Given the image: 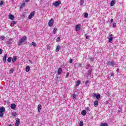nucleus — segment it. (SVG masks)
Here are the masks:
<instances>
[{
  "mask_svg": "<svg viewBox=\"0 0 126 126\" xmlns=\"http://www.w3.org/2000/svg\"><path fill=\"white\" fill-rule=\"evenodd\" d=\"M4 112H5V108L3 107V106L0 108V118L3 117Z\"/></svg>",
  "mask_w": 126,
  "mask_h": 126,
  "instance_id": "nucleus-1",
  "label": "nucleus"
},
{
  "mask_svg": "<svg viewBox=\"0 0 126 126\" xmlns=\"http://www.w3.org/2000/svg\"><path fill=\"white\" fill-rule=\"evenodd\" d=\"M27 39V37H26V36H23L22 39H21L18 42V46H21V45H22V43H24L25 41H26Z\"/></svg>",
  "mask_w": 126,
  "mask_h": 126,
  "instance_id": "nucleus-2",
  "label": "nucleus"
},
{
  "mask_svg": "<svg viewBox=\"0 0 126 126\" xmlns=\"http://www.w3.org/2000/svg\"><path fill=\"white\" fill-rule=\"evenodd\" d=\"M54 19H53V18H52L51 19H50L48 22V26L49 27H52V26H53V25H54Z\"/></svg>",
  "mask_w": 126,
  "mask_h": 126,
  "instance_id": "nucleus-3",
  "label": "nucleus"
},
{
  "mask_svg": "<svg viewBox=\"0 0 126 126\" xmlns=\"http://www.w3.org/2000/svg\"><path fill=\"white\" fill-rule=\"evenodd\" d=\"M35 16V11L32 12L28 17V19H32Z\"/></svg>",
  "mask_w": 126,
  "mask_h": 126,
  "instance_id": "nucleus-4",
  "label": "nucleus"
},
{
  "mask_svg": "<svg viewBox=\"0 0 126 126\" xmlns=\"http://www.w3.org/2000/svg\"><path fill=\"white\" fill-rule=\"evenodd\" d=\"M61 3H62V2H61V1L58 0V1H56L55 2L53 3V5H54L55 6H59V5H60V4H61Z\"/></svg>",
  "mask_w": 126,
  "mask_h": 126,
  "instance_id": "nucleus-5",
  "label": "nucleus"
},
{
  "mask_svg": "<svg viewBox=\"0 0 126 126\" xmlns=\"http://www.w3.org/2000/svg\"><path fill=\"white\" fill-rule=\"evenodd\" d=\"M81 27V25L80 24L77 25L75 27V31L77 32L79 31V30H80Z\"/></svg>",
  "mask_w": 126,
  "mask_h": 126,
  "instance_id": "nucleus-6",
  "label": "nucleus"
},
{
  "mask_svg": "<svg viewBox=\"0 0 126 126\" xmlns=\"http://www.w3.org/2000/svg\"><path fill=\"white\" fill-rule=\"evenodd\" d=\"M108 64H110L111 66H114V65H116V63H115V61H111L108 62Z\"/></svg>",
  "mask_w": 126,
  "mask_h": 126,
  "instance_id": "nucleus-7",
  "label": "nucleus"
},
{
  "mask_svg": "<svg viewBox=\"0 0 126 126\" xmlns=\"http://www.w3.org/2000/svg\"><path fill=\"white\" fill-rule=\"evenodd\" d=\"M19 124H20V119L18 118L16 121V123L15 124V126H19Z\"/></svg>",
  "mask_w": 126,
  "mask_h": 126,
  "instance_id": "nucleus-8",
  "label": "nucleus"
},
{
  "mask_svg": "<svg viewBox=\"0 0 126 126\" xmlns=\"http://www.w3.org/2000/svg\"><path fill=\"white\" fill-rule=\"evenodd\" d=\"M42 109V106L41 104H38L37 106V110H38V112L40 113L41 112V110Z\"/></svg>",
  "mask_w": 126,
  "mask_h": 126,
  "instance_id": "nucleus-9",
  "label": "nucleus"
},
{
  "mask_svg": "<svg viewBox=\"0 0 126 126\" xmlns=\"http://www.w3.org/2000/svg\"><path fill=\"white\" fill-rule=\"evenodd\" d=\"M10 107L12 109V110H14L16 108V105H15L14 103H12L11 104Z\"/></svg>",
  "mask_w": 126,
  "mask_h": 126,
  "instance_id": "nucleus-10",
  "label": "nucleus"
},
{
  "mask_svg": "<svg viewBox=\"0 0 126 126\" xmlns=\"http://www.w3.org/2000/svg\"><path fill=\"white\" fill-rule=\"evenodd\" d=\"M116 3V0H112L110 2V5L111 6H114L115 5V4Z\"/></svg>",
  "mask_w": 126,
  "mask_h": 126,
  "instance_id": "nucleus-11",
  "label": "nucleus"
},
{
  "mask_svg": "<svg viewBox=\"0 0 126 126\" xmlns=\"http://www.w3.org/2000/svg\"><path fill=\"white\" fill-rule=\"evenodd\" d=\"M7 58V54H5L4 56L3 57V61L4 63L6 62V58Z\"/></svg>",
  "mask_w": 126,
  "mask_h": 126,
  "instance_id": "nucleus-12",
  "label": "nucleus"
},
{
  "mask_svg": "<svg viewBox=\"0 0 126 126\" xmlns=\"http://www.w3.org/2000/svg\"><path fill=\"white\" fill-rule=\"evenodd\" d=\"M63 72V69L62 68H59L58 70V75H61V73Z\"/></svg>",
  "mask_w": 126,
  "mask_h": 126,
  "instance_id": "nucleus-13",
  "label": "nucleus"
},
{
  "mask_svg": "<svg viewBox=\"0 0 126 126\" xmlns=\"http://www.w3.org/2000/svg\"><path fill=\"white\" fill-rule=\"evenodd\" d=\"M17 60V57L14 56L12 60V63H14Z\"/></svg>",
  "mask_w": 126,
  "mask_h": 126,
  "instance_id": "nucleus-14",
  "label": "nucleus"
},
{
  "mask_svg": "<svg viewBox=\"0 0 126 126\" xmlns=\"http://www.w3.org/2000/svg\"><path fill=\"white\" fill-rule=\"evenodd\" d=\"M9 18L11 20H14V16H13V15H9Z\"/></svg>",
  "mask_w": 126,
  "mask_h": 126,
  "instance_id": "nucleus-15",
  "label": "nucleus"
},
{
  "mask_svg": "<svg viewBox=\"0 0 126 126\" xmlns=\"http://www.w3.org/2000/svg\"><path fill=\"white\" fill-rule=\"evenodd\" d=\"M30 70V66H27L26 68V71L27 72H29Z\"/></svg>",
  "mask_w": 126,
  "mask_h": 126,
  "instance_id": "nucleus-16",
  "label": "nucleus"
},
{
  "mask_svg": "<svg viewBox=\"0 0 126 126\" xmlns=\"http://www.w3.org/2000/svg\"><path fill=\"white\" fill-rule=\"evenodd\" d=\"M98 103L99 102L98 100H95L94 102V107H97V106H98Z\"/></svg>",
  "mask_w": 126,
  "mask_h": 126,
  "instance_id": "nucleus-17",
  "label": "nucleus"
},
{
  "mask_svg": "<svg viewBox=\"0 0 126 126\" xmlns=\"http://www.w3.org/2000/svg\"><path fill=\"white\" fill-rule=\"evenodd\" d=\"M81 115L82 116H85V115H86V111L83 110V111H82Z\"/></svg>",
  "mask_w": 126,
  "mask_h": 126,
  "instance_id": "nucleus-18",
  "label": "nucleus"
},
{
  "mask_svg": "<svg viewBox=\"0 0 126 126\" xmlns=\"http://www.w3.org/2000/svg\"><path fill=\"white\" fill-rule=\"evenodd\" d=\"M81 83V82L79 80H78L76 82V86H78Z\"/></svg>",
  "mask_w": 126,
  "mask_h": 126,
  "instance_id": "nucleus-19",
  "label": "nucleus"
},
{
  "mask_svg": "<svg viewBox=\"0 0 126 126\" xmlns=\"http://www.w3.org/2000/svg\"><path fill=\"white\" fill-rule=\"evenodd\" d=\"M11 60H12V58L11 57H9L8 59L7 60V61L8 63H11Z\"/></svg>",
  "mask_w": 126,
  "mask_h": 126,
  "instance_id": "nucleus-20",
  "label": "nucleus"
},
{
  "mask_svg": "<svg viewBox=\"0 0 126 126\" xmlns=\"http://www.w3.org/2000/svg\"><path fill=\"white\" fill-rule=\"evenodd\" d=\"M60 49H61V46H58L56 49V52H59V51H60Z\"/></svg>",
  "mask_w": 126,
  "mask_h": 126,
  "instance_id": "nucleus-21",
  "label": "nucleus"
},
{
  "mask_svg": "<svg viewBox=\"0 0 126 126\" xmlns=\"http://www.w3.org/2000/svg\"><path fill=\"white\" fill-rule=\"evenodd\" d=\"M100 97H101L100 94H97L96 96V99H100Z\"/></svg>",
  "mask_w": 126,
  "mask_h": 126,
  "instance_id": "nucleus-22",
  "label": "nucleus"
},
{
  "mask_svg": "<svg viewBox=\"0 0 126 126\" xmlns=\"http://www.w3.org/2000/svg\"><path fill=\"white\" fill-rule=\"evenodd\" d=\"M12 115L13 117H16L17 114L16 113V112H12Z\"/></svg>",
  "mask_w": 126,
  "mask_h": 126,
  "instance_id": "nucleus-23",
  "label": "nucleus"
},
{
  "mask_svg": "<svg viewBox=\"0 0 126 126\" xmlns=\"http://www.w3.org/2000/svg\"><path fill=\"white\" fill-rule=\"evenodd\" d=\"M0 40H4L5 39V37L3 35L0 36Z\"/></svg>",
  "mask_w": 126,
  "mask_h": 126,
  "instance_id": "nucleus-24",
  "label": "nucleus"
},
{
  "mask_svg": "<svg viewBox=\"0 0 126 126\" xmlns=\"http://www.w3.org/2000/svg\"><path fill=\"white\" fill-rule=\"evenodd\" d=\"M32 44L33 47H36L37 46V44H36V42H32Z\"/></svg>",
  "mask_w": 126,
  "mask_h": 126,
  "instance_id": "nucleus-25",
  "label": "nucleus"
},
{
  "mask_svg": "<svg viewBox=\"0 0 126 126\" xmlns=\"http://www.w3.org/2000/svg\"><path fill=\"white\" fill-rule=\"evenodd\" d=\"M84 17L85 18H87V17H88V13H85L84 14Z\"/></svg>",
  "mask_w": 126,
  "mask_h": 126,
  "instance_id": "nucleus-26",
  "label": "nucleus"
},
{
  "mask_svg": "<svg viewBox=\"0 0 126 126\" xmlns=\"http://www.w3.org/2000/svg\"><path fill=\"white\" fill-rule=\"evenodd\" d=\"M61 41V38L60 37H58L56 39V42H60Z\"/></svg>",
  "mask_w": 126,
  "mask_h": 126,
  "instance_id": "nucleus-27",
  "label": "nucleus"
},
{
  "mask_svg": "<svg viewBox=\"0 0 126 126\" xmlns=\"http://www.w3.org/2000/svg\"><path fill=\"white\" fill-rule=\"evenodd\" d=\"M11 43V40L9 39V41H7L6 42V44H7V45H9V44H10Z\"/></svg>",
  "mask_w": 126,
  "mask_h": 126,
  "instance_id": "nucleus-28",
  "label": "nucleus"
},
{
  "mask_svg": "<svg viewBox=\"0 0 126 126\" xmlns=\"http://www.w3.org/2000/svg\"><path fill=\"white\" fill-rule=\"evenodd\" d=\"M72 95L73 99H76V94H73Z\"/></svg>",
  "mask_w": 126,
  "mask_h": 126,
  "instance_id": "nucleus-29",
  "label": "nucleus"
},
{
  "mask_svg": "<svg viewBox=\"0 0 126 126\" xmlns=\"http://www.w3.org/2000/svg\"><path fill=\"white\" fill-rule=\"evenodd\" d=\"M79 126H83V121H81L80 122Z\"/></svg>",
  "mask_w": 126,
  "mask_h": 126,
  "instance_id": "nucleus-30",
  "label": "nucleus"
},
{
  "mask_svg": "<svg viewBox=\"0 0 126 126\" xmlns=\"http://www.w3.org/2000/svg\"><path fill=\"white\" fill-rule=\"evenodd\" d=\"M100 126H108V124L106 123H102L101 124Z\"/></svg>",
  "mask_w": 126,
  "mask_h": 126,
  "instance_id": "nucleus-31",
  "label": "nucleus"
},
{
  "mask_svg": "<svg viewBox=\"0 0 126 126\" xmlns=\"http://www.w3.org/2000/svg\"><path fill=\"white\" fill-rule=\"evenodd\" d=\"M53 33L54 34H56L57 33V28H55L53 30Z\"/></svg>",
  "mask_w": 126,
  "mask_h": 126,
  "instance_id": "nucleus-32",
  "label": "nucleus"
},
{
  "mask_svg": "<svg viewBox=\"0 0 126 126\" xmlns=\"http://www.w3.org/2000/svg\"><path fill=\"white\" fill-rule=\"evenodd\" d=\"M13 71H14V69H11L9 71V73H13Z\"/></svg>",
  "mask_w": 126,
  "mask_h": 126,
  "instance_id": "nucleus-33",
  "label": "nucleus"
},
{
  "mask_svg": "<svg viewBox=\"0 0 126 126\" xmlns=\"http://www.w3.org/2000/svg\"><path fill=\"white\" fill-rule=\"evenodd\" d=\"M113 41V37H110L109 38V42H111V41Z\"/></svg>",
  "mask_w": 126,
  "mask_h": 126,
  "instance_id": "nucleus-34",
  "label": "nucleus"
},
{
  "mask_svg": "<svg viewBox=\"0 0 126 126\" xmlns=\"http://www.w3.org/2000/svg\"><path fill=\"white\" fill-rule=\"evenodd\" d=\"M50 49H51V45H47V50H50Z\"/></svg>",
  "mask_w": 126,
  "mask_h": 126,
  "instance_id": "nucleus-35",
  "label": "nucleus"
},
{
  "mask_svg": "<svg viewBox=\"0 0 126 126\" xmlns=\"http://www.w3.org/2000/svg\"><path fill=\"white\" fill-rule=\"evenodd\" d=\"M3 5V1H0V6Z\"/></svg>",
  "mask_w": 126,
  "mask_h": 126,
  "instance_id": "nucleus-36",
  "label": "nucleus"
},
{
  "mask_svg": "<svg viewBox=\"0 0 126 126\" xmlns=\"http://www.w3.org/2000/svg\"><path fill=\"white\" fill-rule=\"evenodd\" d=\"M68 76H69V73L67 72L66 74L65 78H67V77H68Z\"/></svg>",
  "mask_w": 126,
  "mask_h": 126,
  "instance_id": "nucleus-37",
  "label": "nucleus"
},
{
  "mask_svg": "<svg viewBox=\"0 0 126 126\" xmlns=\"http://www.w3.org/2000/svg\"><path fill=\"white\" fill-rule=\"evenodd\" d=\"M11 24H12L13 25H14L15 24H16V22H15V21H12L11 22Z\"/></svg>",
  "mask_w": 126,
  "mask_h": 126,
  "instance_id": "nucleus-38",
  "label": "nucleus"
},
{
  "mask_svg": "<svg viewBox=\"0 0 126 126\" xmlns=\"http://www.w3.org/2000/svg\"><path fill=\"white\" fill-rule=\"evenodd\" d=\"M97 94H96L94 93L93 94V97H96Z\"/></svg>",
  "mask_w": 126,
  "mask_h": 126,
  "instance_id": "nucleus-39",
  "label": "nucleus"
},
{
  "mask_svg": "<svg viewBox=\"0 0 126 126\" xmlns=\"http://www.w3.org/2000/svg\"><path fill=\"white\" fill-rule=\"evenodd\" d=\"M23 6H25V3H22V4H21V7Z\"/></svg>",
  "mask_w": 126,
  "mask_h": 126,
  "instance_id": "nucleus-40",
  "label": "nucleus"
},
{
  "mask_svg": "<svg viewBox=\"0 0 126 126\" xmlns=\"http://www.w3.org/2000/svg\"><path fill=\"white\" fill-rule=\"evenodd\" d=\"M111 76H112V77L114 76V72H112V73L111 74Z\"/></svg>",
  "mask_w": 126,
  "mask_h": 126,
  "instance_id": "nucleus-41",
  "label": "nucleus"
},
{
  "mask_svg": "<svg viewBox=\"0 0 126 126\" xmlns=\"http://www.w3.org/2000/svg\"><path fill=\"white\" fill-rule=\"evenodd\" d=\"M89 83V81L88 80H86L85 81V84H88V83Z\"/></svg>",
  "mask_w": 126,
  "mask_h": 126,
  "instance_id": "nucleus-42",
  "label": "nucleus"
},
{
  "mask_svg": "<svg viewBox=\"0 0 126 126\" xmlns=\"http://www.w3.org/2000/svg\"><path fill=\"white\" fill-rule=\"evenodd\" d=\"M113 27H117V25H116V23L113 24Z\"/></svg>",
  "mask_w": 126,
  "mask_h": 126,
  "instance_id": "nucleus-43",
  "label": "nucleus"
},
{
  "mask_svg": "<svg viewBox=\"0 0 126 126\" xmlns=\"http://www.w3.org/2000/svg\"><path fill=\"white\" fill-rule=\"evenodd\" d=\"M86 38L87 39V40H89V36H86Z\"/></svg>",
  "mask_w": 126,
  "mask_h": 126,
  "instance_id": "nucleus-44",
  "label": "nucleus"
},
{
  "mask_svg": "<svg viewBox=\"0 0 126 126\" xmlns=\"http://www.w3.org/2000/svg\"><path fill=\"white\" fill-rule=\"evenodd\" d=\"M2 54V50L0 49V55H1Z\"/></svg>",
  "mask_w": 126,
  "mask_h": 126,
  "instance_id": "nucleus-45",
  "label": "nucleus"
},
{
  "mask_svg": "<svg viewBox=\"0 0 126 126\" xmlns=\"http://www.w3.org/2000/svg\"><path fill=\"white\" fill-rule=\"evenodd\" d=\"M113 21H114V20L113 19H111L110 20V22H111V23H113Z\"/></svg>",
  "mask_w": 126,
  "mask_h": 126,
  "instance_id": "nucleus-46",
  "label": "nucleus"
},
{
  "mask_svg": "<svg viewBox=\"0 0 126 126\" xmlns=\"http://www.w3.org/2000/svg\"><path fill=\"white\" fill-rule=\"evenodd\" d=\"M72 62H73L72 59H70L69 63H72Z\"/></svg>",
  "mask_w": 126,
  "mask_h": 126,
  "instance_id": "nucleus-47",
  "label": "nucleus"
},
{
  "mask_svg": "<svg viewBox=\"0 0 126 126\" xmlns=\"http://www.w3.org/2000/svg\"><path fill=\"white\" fill-rule=\"evenodd\" d=\"M117 72H119V71H120V68H117Z\"/></svg>",
  "mask_w": 126,
  "mask_h": 126,
  "instance_id": "nucleus-48",
  "label": "nucleus"
},
{
  "mask_svg": "<svg viewBox=\"0 0 126 126\" xmlns=\"http://www.w3.org/2000/svg\"><path fill=\"white\" fill-rule=\"evenodd\" d=\"M30 1V0H25V1H26L27 2H28Z\"/></svg>",
  "mask_w": 126,
  "mask_h": 126,
  "instance_id": "nucleus-49",
  "label": "nucleus"
},
{
  "mask_svg": "<svg viewBox=\"0 0 126 126\" xmlns=\"http://www.w3.org/2000/svg\"><path fill=\"white\" fill-rule=\"evenodd\" d=\"M29 62H30L31 63H32V62H31V61L29 60Z\"/></svg>",
  "mask_w": 126,
  "mask_h": 126,
  "instance_id": "nucleus-50",
  "label": "nucleus"
},
{
  "mask_svg": "<svg viewBox=\"0 0 126 126\" xmlns=\"http://www.w3.org/2000/svg\"><path fill=\"white\" fill-rule=\"evenodd\" d=\"M112 36H113V34H110V37Z\"/></svg>",
  "mask_w": 126,
  "mask_h": 126,
  "instance_id": "nucleus-51",
  "label": "nucleus"
},
{
  "mask_svg": "<svg viewBox=\"0 0 126 126\" xmlns=\"http://www.w3.org/2000/svg\"><path fill=\"white\" fill-rule=\"evenodd\" d=\"M8 126H12L11 125H9Z\"/></svg>",
  "mask_w": 126,
  "mask_h": 126,
  "instance_id": "nucleus-52",
  "label": "nucleus"
},
{
  "mask_svg": "<svg viewBox=\"0 0 126 126\" xmlns=\"http://www.w3.org/2000/svg\"><path fill=\"white\" fill-rule=\"evenodd\" d=\"M79 65H81V64H79Z\"/></svg>",
  "mask_w": 126,
  "mask_h": 126,
  "instance_id": "nucleus-53",
  "label": "nucleus"
}]
</instances>
